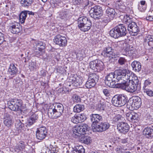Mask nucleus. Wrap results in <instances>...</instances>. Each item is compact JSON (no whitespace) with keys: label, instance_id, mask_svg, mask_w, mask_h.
Wrapping results in <instances>:
<instances>
[{"label":"nucleus","instance_id":"f257e3e1","mask_svg":"<svg viewBox=\"0 0 153 153\" xmlns=\"http://www.w3.org/2000/svg\"><path fill=\"white\" fill-rule=\"evenodd\" d=\"M130 71L126 69H120L115 71L114 73L116 76L117 82H119L120 85L124 84L128 81V73Z\"/></svg>","mask_w":153,"mask_h":153},{"label":"nucleus","instance_id":"f03ea898","mask_svg":"<svg viewBox=\"0 0 153 153\" xmlns=\"http://www.w3.org/2000/svg\"><path fill=\"white\" fill-rule=\"evenodd\" d=\"M89 129V126L86 124H81L79 126H76L73 128V137L76 138L82 135L86 134Z\"/></svg>","mask_w":153,"mask_h":153},{"label":"nucleus","instance_id":"7ed1b4c3","mask_svg":"<svg viewBox=\"0 0 153 153\" xmlns=\"http://www.w3.org/2000/svg\"><path fill=\"white\" fill-rule=\"evenodd\" d=\"M127 100V97L124 94L115 95L112 98V102L115 106L121 107L126 104Z\"/></svg>","mask_w":153,"mask_h":153},{"label":"nucleus","instance_id":"20e7f679","mask_svg":"<svg viewBox=\"0 0 153 153\" xmlns=\"http://www.w3.org/2000/svg\"><path fill=\"white\" fill-rule=\"evenodd\" d=\"M21 100L17 99H11L7 102L8 107L14 111H22L21 107Z\"/></svg>","mask_w":153,"mask_h":153},{"label":"nucleus","instance_id":"39448f33","mask_svg":"<svg viewBox=\"0 0 153 153\" xmlns=\"http://www.w3.org/2000/svg\"><path fill=\"white\" fill-rule=\"evenodd\" d=\"M128 81L126 82L124 84L120 85V88L123 90H125L127 91L133 93L137 90H139L140 89V85H135L132 83H128Z\"/></svg>","mask_w":153,"mask_h":153},{"label":"nucleus","instance_id":"423d86ee","mask_svg":"<svg viewBox=\"0 0 153 153\" xmlns=\"http://www.w3.org/2000/svg\"><path fill=\"white\" fill-rule=\"evenodd\" d=\"M116 77L115 74L113 72L107 74L105 78V84L110 87L114 88L116 86V82H117Z\"/></svg>","mask_w":153,"mask_h":153},{"label":"nucleus","instance_id":"0eeeda50","mask_svg":"<svg viewBox=\"0 0 153 153\" xmlns=\"http://www.w3.org/2000/svg\"><path fill=\"white\" fill-rule=\"evenodd\" d=\"M89 12L91 17L94 19H99L103 13L102 7L98 5H96L92 7Z\"/></svg>","mask_w":153,"mask_h":153},{"label":"nucleus","instance_id":"6e6552de","mask_svg":"<svg viewBox=\"0 0 153 153\" xmlns=\"http://www.w3.org/2000/svg\"><path fill=\"white\" fill-rule=\"evenodd\" d=\"M90 66L94 72H100L103 70L104 64L101 61L96 59L90 62Z\"/></svg>","mask_w":153,"mask_h":153},{"label":"nucleus","instance_id":"1a4fd4ad","mask_svg":"<svg viewBox=\"0 0 153 153\" xmlns=\"http://www.w3.org/2000/svg\"><path fill=\"white\" fill-rule=\"evenodd\" d=\"M47 130L45 126L42 127L37 129L36 133V137L38 140H42L46 137Z\"/></svg>","mask_w":153,"mask_h":153},{"label":"nucleus","instance_id":"9d476101","mask_svg":"<svg viewBox=\"0 0 153 153\" xmlns=\"http://www.w3.org/2000/svg\"><path fill=\"white\" fill-rule=\"evenodd\" d=\"M140 113H137L132 111H129L126 113V118L128 120L131 122H135L140 119Z\"/></svg>","mask_w":153,"mask_h":153},{"label":"nucleus","instance_id":"9b49d317","mask_svg":"<svg viewBox=\"0 0 153 153\" xmlns=\"http://www.w3.org/2000/svg\"><path fill=\"white\" fill-rule=\"evenodd\" d=\"M20 24L14 22L10 24L9 30L13 34H17L19 33L21 30Z\"/></svg>","mask_w":153,"mask_h":153},{"label":"nucleus","instance_id":"f8f14e48","mask_svg":"<svg viewBox=\"0 0 153 153\" xmlns=\"http://www.w3.org/2000/svg\"><path fill=\"white\" fill-rule=\"evenodd\" d=\"M141 104V99L138 96L135 97H133L131 106H129L128 108L131 110L134 109H137L140 107Z\"/></svg>","mask_w":153,"mask_h":153},{"label":"nucleus","instance_id":"ddd939ff","mask_svg":"<svg viewBox=\"0 0 153 153\" xmlns=\"http://www.w3.org/2000/svg\"><path fill=\"white\" fill-rule=\"evenodd\" d=\"M126 40L125 43L123 44V49L128 54L132 55L134 53V48L132 45L128 43L127 42L130 41V39H127Z\"/></svg>","mask_w":153,"mask_h":153},{"label":"nucleus","instance_id":"4468645a","mask_svg":"<svg viewBox=\"0 0 153 153\" xmlns=\"http://www.w3.org/2000/svg\"><path fill=\"white\" fill-rule=\"evenodd\" d=\"M104 51L105 52L104 56L108 58L109 60L116 58L117 55L113 52L111 47H108L105 49Z\"/></svg>","mask_w":153,"mask_h":153},{"label":"nucleus","instance_id":"2eb2a0df","mask_svg":"<svg viewBox=\"0 0 153 153\" xmlns=\"http://www.w3.org/2000/svg\"><path fill=\"white\" fill-rule=\"evenodd\" d=\"M106 13L109 18H105L103 20V21L105 22L106 23L112 20L116 13L114 9L110 7H108L106 10Z\"/></svg>","mask_w":153,"mask_h":153},{"label":"nucleus","instance_id":"dca6fc26","mask_svg":"<svg viewBox=\"0 0 153 153\" xmlns=\"http://www.w3.org/2000/svg\"><path fill=\"white\" fill-rule=\"evenodd\" d=\"M117 129L121 133L125 134L127 132L129 129V126L127 123H120L117 125Z\"/></svg>","mask_w":153,"mask_h":153},{"label":"nucleus","instance_id":"f3484780","mask_svg":"<svg viewBox=\"0 0 153 153\" xmlns=\"http://www.w3.org/2000/svg\"><path fill=\"white\" fill-rule=\"evenodd\" d=\"M48 117L52 119H56L60 117L62 114L59 111H55L53 109L50 108L48 109Z\"/></svg>","mask_w":153,"mask_h":153},{"label":"nucleus","instance_id":"a211bd4d","mask_svg":"<svg viewBox=\"0 0 153 153\" xmlns=\"http://www.w3.org/2000/svg\"><path fill=\"white\" fill-rule=\"evenodd\" d=\"M18 69L14 64H10L8 70V74L10 78L12 79L16 75Z\"/></svg>","mask_w":153,"mask_h":153},{"label":"nucleus","instance_id":"6ab92c4d","mask_svg":"<svg viewBox=\"0 0 153 153\" xmlns=\"http://www.w3.org/2000/svg\"><path fill=\"white\" fill-rule=\"evenodd\" d=\"M109 124L107 122H102L100 124L97 125L95 129L99 132H102L108 129L109 127Z\"/></svg>","mask_w":153,"mask_h":153},{"label":"nucleus","instance_id":"aec40b11","mask_svg":"<svg viewBox=\"0 0 153 153\" xmlns=\"http://www.w3.org/2000/svg\"><path fill=\"white\" fill-rule=\"evenodd\" d=\"M90 118L91 121L94 125L99 123L102 120V116L98 114H92L90 115Z\"/></svg>","mask_w":153,"mask_h":153},{"label":"nucleus","instance_id":"412c9836","mask_svg":"<svg viewBox=\"0 0 153 153\" xmlns=\"http://www.w3.org/2000/svg\"><path fill=\"white\" fill-rule=\"evenodd\" d=\"M128 74V81L129 82V83H130L131 81V83L134 84L135 85H140L139 80L137 77L135 76L134 74L131 71H129Z\"/></svg>","mask_w":153,"mask_h":153},{"label":"nucleus","instance_id":"4be33fe9","mask_svg":"<svg viewBox=\"0 0 153 153\" xmlns=\"http://www.w3.org/2000/svg\"><path fill=\"white\" fill-rule=\"evenodd\" d=\"M72 79V84L76 87H78L82 85L83 82V78L79 76L73 77Z\"/></svg>","mask_w":153,"mask_h":153},{"label":"nucleus","instance_id":"5701e85b","mask_svg":"<svg viewBox=\"0 0 153 153\" xmlns=\"http://www.w3.org/2000/svg\"><path fill=\"white\" fill-rule=\"evenodd\" d=\"M91 23V22L90 20L86 17L82 16L79 17L78 19V26H81L82 25Z\"/></svg>","mask_w":153,"mask_h":153},{"label":"nucleus","instance_id":"b1692460","mask_svg":"<svg viewBox=\"0 0 153 153\" xmlns=\"http://www.w3.org/2000/svg\"><path fill=\"white\" fill-rule=\"evenodd\" d=\"M116 27L118 33H119L120 37H123L126 35L127 32L126 28L123 25H119Z\"/></svg>","mask_w":153,"mask_h":153},{"label":"nucleus","instance_id":"393cba45","mask_svg":"<svg viewBox=\"0 0 153 153\" xmlns=\"http://www.w3.org/2000/svg\"><path fill=\"white\" fill-rule=\"evenodd\" d=\"M143 134L147 138L153 137V129L150 127L146 128L144 129Z\"/></svg>","mask_w":153,"mask_h":153},{"label":"nucleus","instance_id":"a878e982","mask_svg":"<svg viewBox=\"0 0 153 153\" xmlns=\"http://www.w3.org/2000/svg\"><path fill=\"white\" fill-rule=\"evenodd\" d=\"M116 9L119 11L123 13L125 10L126 7L121 0H118L116 2L115 4Z\"/></svg>","mask_w":153,"mask_h":153},{"label":"nucleus","instance_id":"bb28decb","mask_svg":"<svg viewBox=\"0 0 153 153\" xmlns=\"http://www.w3.org/2000/svg\"><path fill=\"white\" fill-rule=\"evenodd\" d=\"M25 147V143L23 141H21L16 144L14 147V150L16 152H19L20 151H23Z\"/></svg>","mask_w":153,"mask_h":153},{"label":"nucleus","instance_id":"cd10ccee","mask_svg":"<svg viewBox=\"0 0 153 153\" xmlns=\"http://www.w3.org/2000/svg\"><path fill=\"white\" fill-rule=\"evenodd\" d=\"M38 118L37 114H32L28 120L27 125L30 126L36 122Z\"/></svg>","mask_w":153,"mask_h":153},{"label":"nucleus","instance_id":"c85d7f7f","mask_svg":"<svg viewBox=\"0 0 153 153\" xmlns=\"http://www.w3.org/2000/svg\"><path fill=\"white\" fill-rule=\"evenodd\" d=\"M133 70L135 71L139 72L141 69V63L136 61H134L131 64Z\"/></svg>","mask_w":153,"mask_h":153},{"label":"nucleus","instance_id":"c756f323","mask_svg":"<svg viewBox=\"0 0 153 153\" xmlns=\"http://www.w3.org/2000/svg\"><path fill=\"white\" fill-rule=\"evenodd\" d=\"M50 108L53 109L56 111H59V112L62 114L64 110V107L62 104H55L51 105L49 108Z\"/></svg>","mask_w":153,"mask_h":153},{"label":"nucleus","instance_id":"7c9ffc66","mask_svg":"<svg viewBox=\"0 0 153 153\" xmlns=\"http://www.w3.org/2000/svg\"><path fill=\"white\" fill-rule=\"evenodd\" d=\"M73 149L71 153H84L85 152L84 148L81 145L76 146Z\"/></svg>","mask_w":153,"mask_h":153},{"label":"nucleus","instance_id":"2f4dec72","mask_svg":"<svg viewBox=\"0 0 153 153\" xmlns=\"http://www.w3.org/2000/svg\"><path fill=\"white\" fill-rule=\"evenodd\" d=\"M118 33L117 27H116L110 31L109 34L111 37L114 38H118L120 37L119 33Z\"/></svg>","mask_w":153,"mask_h":153},{"label":"nucleus","instance_id":"473e14b6","mask_svg":"<svg viewBox=\"0 0 153 153\" xmlns=\"http://www.w3.org/2000/svg\"><path fill=\"white\" fill-rule=\"evenodd\" d=\"M33 2V0H21L20 3L22 7L27 8L31 6Z\"/></svg>","mask_w":153,"mask_h":153},{"label":"nucleus","instance_id":"72a5a7b5","mask_svg":"<svg viewBox=\"0 0 153 153\" xmlns=\"http://www.w3.org/2000/svg\"><path fill=\"white\" fill-rule=\"evenodd\" d=\"M80 140L82 143L88 145L91 142V138L88 135H83L80 139Z\"/></svg>","mask_w":153,"mask_h":153},{"label":"nucleus","instance_id":"f704fd0d","mask_svg":"<svg viewBox=\"0 0 153 153\" xmlns=\"http://www.w3.org/2000/svg\"><path fill=\"white\" fill-rule=\"evenodd\" d=\"M66 39H53V41L56 44L60 46H65L66 45Z\"/></svg>","mask_w":153,"mask_h":153},{"label":"nucleus","instance_id":"c9c22d12","mask_svg":"<svg viewBox=\"0 0 153 153\" xmlns=\"http://www.w3.org/2000/svg\"><path fill=\"white\" fill-rule=\"evenodd\" d=\"M85 106L83 105L77 104L74 107V111L75 113H79L85 109Z\"/></svg>","mask_w":153,"mask_h":153},{"label":"nucleus","instance_id":"e433bc0d","mask_svg":"<svg viewBox=\"0 0 153 153\" xmlns=\"http://www.w3.org/2000/svg\"><path fill=\"white\" fill-rule=\"evenodd\" d=\"M27 15V12L26 10L22 11L20 14L19 18L20 22L22 24L25 22V20Z\"/></svg>","mask_w":153,"mask_h":153},{"label":"nucleus","instance_id":"4c0bfd02","mask_svg":"<svg viewBox=\"0 0 153 153\" xmlns=\"http://www.w3.org/2000/svg\"><path fill=\"white\" fill-rule=\"evenodd\" d=\"M119 17L124 22H125L127 24L130 23L131 22V20L130 18L128 16L126 15L124 13V15H121Z\"/></svg>","mask_w":153,"mask_h":153},{"label":"nucleus","instance_id":"58836bf2","mask_svg":"<svg viewBox=\"0 0 153 153\" xmlns=\"http://www.w3.org/2000/svg\"><path fill=\"white\" fill-rule=\"evenodd\" d=\"M36 48L40 51H41L45 48V44L40 41H38L36 43Z\"/></svg>","mask_w":153,"mask_h":153},{"label":"nucleus","instance_id":"ea45409f","mask_svg":"<svg viewBox=\"0 0 153 153\" xmlns=\"http://www.w3.org/2000/svg\"><path fill=\"white\" fill-rule=\"evenodd\" d=\"M91 25L92 23L88 24L85 25H82L81 26H78V27L81 30L85 32L88 31L90 29Z\"/></svg>","mask_w":153,"mask_h":153},{"label":"nucleus","instance_id":"a19ab883","mask_svg":"<svg viewBox=\"0 0 153 153\" xmlns=\"http://www.w3.org/2000/svg\"><path fill=\"white\" fill-rule=\"evenodd\" d=\"M96 83L94 81H92L88 78V80L85 83V86L88 88L93 87L95 85Z\"/></svg>","mask_w":153,"mask_h":153},{"label":"nucleus","instance_id":"79ce46f5","mask_svg":"<svg viewBox=\"0 0 153 153\" xmlns=\"http://www.w3.org/2000/svg\"><path fill=\"white\" fill-rule=\"evenodd\" d=\"M5 120L4 121V124L5 126L8 127H10L13 124V123L10 117H7L5 118Z\"/></svg>","mask_w":153,"mask_h":153},{"label":"nucleus","instance_id":"37998d69","mask_svg":"<svg viewBox=\"0 0 153 153\" xmlns=\"http://www.w3.org/2000/svg\"><path fill=\"white\" fill-rule=\"evenodd\" d=\"M128 30L130 32H132L131 34L132 36H135L137 34V33L138 32V29L137 28V26H134V27H128Z\"/></svg>","mask_w":153,"mask_h":153},{"label":"nucleus","instance_id":"c03bdc74","mask_svg":"<svg viewBox=\"0 0 153 153\" xmlns=\"http://www.w3.org/2000/svg\"><path fill=\"white\" fill-rule=\"evenodd\" d=\"M88 78L96 82L99 80V76L96 73H91L89 74Z\"/></svg>","mask_w":153,"mask_h":153},{"label":"nucleus","instance_id":"a18cd8bd","mask_svg":"<svg viewBox=\"0 0 153 153\" xmlns=\"http://www.w3.org/2000/svg\"><path fill=\"white\" fill-rule=\"evenodd\" d=\"M29 68L31 71H35L38 68L36 63L35 62H31L29 63Z\"/></svg>","mask_w":153,"mask_h":153},{"label":"nucleus","instance_id":"49530a36","mask_svg":"<svg viewBox=\"0 0 153 153\" xmlns=\"http://www.w3.org/2000/svg\"><path fill=\"white\" fill-rule=\"evenodd\" d=\"M76 116L79 123L82 122L86 119L85 116L84 114H79L76 115Z\"/></svg>","mask_w":153,"mask_h":153},{"label":"nucleus","instance_id":"de8ad7c7","mask_svg":"<svg viewBox=\"0 0 153 153\" xmlns=\"http://www.w3.org/2000/svg\"><path fill=\"white\" fill-rule=\"evenodd\" d=\"M15 126L18 130H21L24 127V124L20 120H19L15 123Z\"/></svg>","mask_w":153,"mask_h":153},{"label":"nucleus","instance_id":"09e8293b","mask_svg":"<svg viewBox=\"0 0 153 153\" xmlns=\"http://www.w3.org/2000/svg\"><path fill=\"white\" fill-rule=\"evenodd\" d=\"M109 116L110 117H111V120L115 122L120 121L121 120L122 118H123L120 115L117 116L116 117H114L113 115H110Z\"/></svg>","mask_w":153,"mask_h":153},{"label":"nucleus","instance_id":"8fccbe9b","mask_svg":"<svg viewBox=\"0 0 153 153\" xmlns=\"http://www.w3.org/2000/svg\"><path fill=\"white\" fill-rule=\"evenodd\" d=\"M151 83V82L150 80L148 79L145 80L144 81V85L143 87L144 90L148 89L149 86L150 85Z\"/></svg>","mask_w":153,"mask_h":153},{"label":"nucleus","instance_id":"3c124183","mask_svg":"<svg viewBox=\"0 0 153 153\" xmlns=\"http://www.w3.org/2000/svg\"><path fill=\"white\" fill-rule=\"evenodd\" d=\"M144 92L146 93V94L149 97L153 96V88L152 89H147L144 90Z\"/></svg>","mask_w":153,"mask_h":153},{"label":"nucleus","instance_id":"603ef678","mask_svg":"<svg viewBox=\"0 0 153 153\" xmlns=\"http://www.w3.org/2000/svg\"><path fill=\"white\" fill-rule=\"evenodd\" d=\"M72 98L74 102L78 103L81 101V100L80 97L76 94L73 95Z\"/></svg>","mask_w":153,"mask_h":153},{"label":"nucleus","instance_id":"864d4df0","mask_svg":"<svg viewBox=\"0 0 153 153\" xmlns=\"http://www.w3.org/2000/svg\"><path fill=\"white\" fill-rule=\"evenodd\" d=\"M71 121L74 123H78L77 118L76 116V115H75L74 116H73L71 118Z\"/></svg>","mask_w":153,"mask_h":153},{"label":"nucleus","instance_id":"5fc2aeb1","mask_svg":"<svg viewBox=\"0 0 153 153\" xmlns=\"http://www.w3.org/2000/svg\"><path fill=\"white\" fill-rule=\"evenodd\" d=\"M126 62V60L123 57L120 58L118 61V63L120 65H123L125 64Z\"/></svg>","mask_w":153,"mask_h":153},{"label":"nucleus","instance_id":"6e6d98bb","mask_svg":"<svg viewBox=\"0 0 153 153\" xmlns=\"http://www.w3.org/2000/svg\"><path fill=\"white\" fill-rule=\"evenodd\" d=\"M102 91L105 96H108L109 95L110 91L108 89H104L102 90Z\"/></svg>","mask_w":153,"mask_h":153},{"label":"nucleus","instance_id":"4d7b16f0","mask_svg":"<svg viewBox=\"0 0 153 153\" xmlns=\"http://www.w3.org/2000/svg\"><path fill=\"white\" fill-rule=\"evenodd\" d=\"M129 139L128 138L121 140V142L123 144H126L128 143Z\"/></svg>","mask_w":153,"mask_h":153},{"label":"nucleus","instance_id":"13d9d810","mask_svg":"<svg viewBox=\"0 0 153 153\" xmlns=\"http://www.w3.org/2000/svg\"><path fill=\"white\" fill-rule=\"evenodd\" d=\"M149 41L148 42V45L153 48V39H149Z\"/></svg>","mask_w":153,"mask_h":153},{"label":"nucleus","instance_id":"bf43d9fd","mask_svg":"<svg viewBox=\"0 0 153 153\" xmlns=\"http://www.w3.org/2000/svg\"><path fill=\"white\" fill-rule=\"evenodd\" d=\"M128 27L129 28V27H134V26H137L136 23L134 22H130L129 24H128Z\"/></svg>","mask_w":153,"mask_h":153},{"label":"nucleus","instance_id":"052dcab7","mask_svg":"<svg viewBox=\"0 0 153 153\" xmlns=\"http://www.w3.org/2000/svg\"><path fill=\"white\" fill-rule=\"evenodd\" d=\"M81 52V51H79L78 53H76V55L77 58H79L80 57H84L85 56L84 55L80 53Z\"/></svg>","mask_w":153,"mask_h":153},{"label":"nucleus","instance_id":"680f3d73","mask_svg":"<svg viewBox=\"0 0 153 153\" xmlns=\"http://www.w3.org/2000/svg\"><path fill=\"white\" fill-rule=\"evenodd\" d=\"M147 20L150 21H152L153 20V16H149L146 17Z\"/></svg>","mask_w":153,"mask_h":153},{"label":"nucleus","instance_id":"e2e57ef3","mask_svg":"<svg viewBox=\"0 0 153 153\" xmlns=\"http://www.w3.org/2000/svg\"><path fill=\"white\" fill-rule=\"evenodd\" d=\"M103 104H101V103L98 104V107L100 108L101 109H103Z\"/></svg>","mask_w":153,"mask_h":153},{"label":"nucleus","instance_id":"0e129e2a","mask_svg":"<svg viewBox=\"0 0 153 153\" xmlns=\"http://www.w3.org/2000/svg\"><path fill=\"white\" fill-rule=\"evenodd\" d=\"M82 1V0H74V3L75 4H80Z\"/></svg>","mask_w":153,"mask_h":153},{"label":"nucleus","instance_id":"69168bd1","mask_svg":"<svg viewBox=\"0 0 153 153\" xmlns=\"http://www.w3.org/2000/svg\"><path fill=\"white\" fill-rule=\"evenodd\" d=\"M142 149V147L141 146H139L137 147V149L138 151L141 150Z\"/></svg>","mask_w":153,"mask_h":153},{"label":"nucleus","instance_id":"338daca9","mask_svg":"<svg viewBox=\"0 0 153 153\" xmlns=\"http://www.w3.org/2000/svg\"><path fill=\"white\" fill-rule=\"evenodd\" d=\"M61 37H62V38L65 37H65H64V36L63 37L62 36H61L60 35H57L56 36V38L55 37L54 38H61Z\"/></svg>","mask_w":153,"mask_h":153},{"label":"nucleus","instance_id":"774afa93","mask_svg":"<svg viewBox=\"0 0 153 153\" xmlns=\"http://www.w3.org/2000/svg\"><path fill=\"white\" fill-rule=\"evenodd\" d=\"M140 4L142 5H144L146 3L145 1H141L140 2Z\"/></svg>","mask_w":153,"mask_h":153}]
</instances>
